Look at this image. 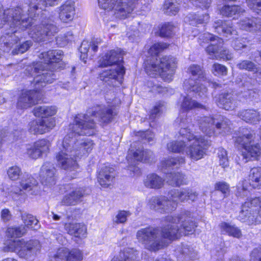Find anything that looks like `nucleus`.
<instances>
[{"mask_svg":"<svg viewBox=\"0 0 261 261\" xmlns=\"http://www.w3.org/2000/svg\"><path fill=\"white\" fill-rule=\"evenodd\" d=\"M95 123L93 119L86 114H78L73 123L69 125L71 132L68 133L63 141V147L66 150L71 146L76 152L77 156H82L90 152L93 149V143L87 138H81V135L92 136L95 133Z\"/></svg>","mask_w":261,"mask_h":261,"instance_id":"nucleus-1","label":"nucleus"},{"mask_svg":"<svg viewBox=\"0 0 261 261\" xmlns=\"http://www.w3.org/2000/svg\"><path fill=\"white\" fill-rule=\"evenodd\" d=\"M23 12L20 8L0 10V28L10 30L0 37V48L4 51L8 52L19 40L15 33L25 30L32 24L31 19Z\"/></svg>","mask_w":261,"mask_h":261,"instance_id":"nucleus-2","label":"nucleus"},{"mask_svg":"<svg viewBox=\"0 0 261 261\" xmlns=\"http://www.w3.org/2000/svg\"><path fill=\"white\" fill-rule=\"evenodd\" d=\"M198 195L196 191L189 188L174 189L169 192V198L165 196L152 197L149 201V205L151 209L161 213H169L174 210L179 203L188 200L194 201Z\"/></svg>","mask_w":261,"mask_h":261,"instance_id":"nucleus-3","label":"nucleus"},{"mask_svg":"<svg viewBox=\"0 0 261 261\" xmlns=\"http://www.w3.org/2000/svg\"><path fill=\"white\" fill-rule=\"evenodd\" d=\"M165 220L169 224L163 227L162 233L165 238L170 240L193 233L197 227L192 214L189 211H183L177 216H168Z\"/></svg>","mask_w":261,"mask_h":261,"instance_id":"nucleus-4","label":"nucleus"},{"mask_svg":"<svg viewBox=\"0 0 261 261\" xmlns=\"http://www.w3.org/2000/svg\"><path fill=\"white\" fill-rule=\"evenodd\" d=\"M181 116L180 115L176 119V122H179V125L182 127L179 130V135L190 143L187 144L186 155L191 160L197 161L202 159L205 155L211 142L204 137L195 136L188 128L184 127L186 119L181 118Z\"/></svg>","mask_w":261,"mask_h":261,"instance_id":"nucleus-5","label":"nucleus"},{"mask_svg":"<svg viewBox=\"0 0 261 261\" xmlns=\"http://www.w3.org/2000/svg\"><path fill=\"white\" fill-rule=\"evenodd\" d=\"M176 68L175 59L172 56H165L159 60H150L145 63V69L149 75L152 77L160 75L167 82L172 81Z\"/></svg>","mask_w":261,"mask_h":261,"instance_id":"nucleus-6","label":"nucleus"},{"mask_svg":"<svg viewBox=\"0 0 261 261\" xmlns=\"http://www.w3.org/2000/svg\"><path fill=\"white\" fill-rule=\"evenodd\" d=\"M40 248V242L37 240L25 242L21 239L7 241L3 250L4 252H15L20 257L28 259L34 257Z\"/></svg>","mask_w":261,"mask_h":261,"instance_id":"nucleus-7","label":"nucleus"},{"mask_svg":"<svg viewBox=\"0 0 261 261\" xmlns=\"http://www.w3.org/2000/svg\"><path fill=\"white\" fill-rule=\"evenodd\" d=\"M161 231L151 226L141 228L138 230L136 238L138 241L144 245V247L152 252H156L163 248L165 245L163 238H165Z\"/></svg>","mask_w":261,"mask_h":261,"instance_id":"nucleus-8","label":"nucleus"},{"mask_svg":"<svg viewBox=\"0 0 261 261\" xmlns=\"http://www.w3.org/2000/svg\"><path fill=\"white\" fill-rule=\"evenodd\" d=\"M138 0H98L100 8L111 12L116 18L125 19L136 7Z\"/></svg>","mask_w":261,"mask_h":261,"instance_id":"nucleus-9","label":"nucleus"},{"mask_svg":"<svg viewBox=\"0 0 261 261\" xmlns=\"http://www.w3.org/2000/svg\"><path fill=\"white\" fill-rule=\"evenodd\" d=\"M58 32V28L54 23L53 16L45 17L39 25L31 27L29 34L36 42H41L49 40Z\"/></svg>","mask_w":261,"mask_h":261,"instance_id":"nucleus-10","label":"nucleus"},{"mask_svg":"<svg viewBox=\"0 0 261 261\" xmlns=\"http://www.w3.org/2000/svg\"><path fill=\"white\" fill-rule=\"evenodd\" d=\"M259 207L261 210V196L254 198L247 199L242 206V210L239 215L240 221L248 225L261 223V214L256 212L253 207Z\"/></svg>","mask_w":261,"mask_h":261,"instance_id":"nucleus-11","label":"nucleus"},{"mask_svg":"<svg viewBox=\"0 0 261 261\" xmlns=\"http://www.w3.org/2000/svg\"><path fill=\"white\" fill-rule=\"evenodd\" d=\"M46 68H50L44 66L42 62H38L34 63L27 69L29 71L31 70L30 74L32 76H35V88L37 90L44 87L46 84L52 83L56 77L53 71L47 70Z\"/></svg>","mask_w":261,"mask_h":261,"instance_id":"nucleus-12","label":"nucleus"},{"mask_svg":"<svg viewBox=\"0 0 261 261\" xmlns=\"http://www.w3.org/2000/svg\"><path fill=\"white\" fill-rule=\"evenodd\" d=\"M254 135L251 133L245 134L242 136L238 137L235 141V143L242 146L246 151L245 155L246 159L249 160L253 158L257 160L258 157L261 154V146L259 144L250 145L251 142L254 140Z\"/></svg>","mask_w":261,"mask_h":261,"instance_id":"nucleus-13","label":"nucleus"},{"mask_svg":"<svg viewBox=\"0 0 261 261\" xmlns=\"http://www.w3.org/2000/svg\"><path fill=\"white\" fill-rule=\"evenodd\" d=\"M63 149L56 155L57 165L62 169L67 170H73L77 168L78 165L76 160L77 156L74 150L72 149L74 147L71 146V151L66 150V149L62 145Z\"/></svg>","mask_w":261,"mask_h":261,"instance_id":"nucleus-14","label":"nucleus"},{"mask_svg":"<svg viewBox=\"0 0 261 261\" xmlns=\"http://www.w3.org/2000/svg\"><path fill=\"white\" fill-rule=\"evenodd\" d=\"M199 39V44L203 46L204 40L208 43V41H211L210 44L205 48V50L209 56V58L211 59L219 60V58L221 57L219 51L222 49L223 45V40L219 37H214L210 34H204L200 36Z\"/></svg>","mask_w":261,"mask_h":261,"instance_id":"nucleus-15","label":"nucleus"},{"mask_svg":"<svg viewBox=\"0 0 261 261\" xmlns=\"http://www.w3.org/2000/svg\"><path fill=\"white\" fill-rule=\"evenodd\" d=\"M83 259V253L77 248L71 250L65 247L58 249L56 253L49 257V261H81Z\"/></svg>","mask_w":261,"mask_h":261,"instance_id":"nucleus-16","label":"nucleus"},{"mask_svg":"<svg viewBox=\"0 0 261 261\" xmlns=\"http://www.w3.org/2000/svg\"><path fill=\"white\" fill-rule=\"evenodd\" d=\"M56 125L54 118H45L31 121L29 123V131L34 134H43L49 132Z\"/></svg>","mask_w":261,"mask_h":261,"instance_id":"nucleus-17","label":"nucleus"},{"mask_svg":"<svg viewBox=\"0 0 261 261\" xmlns=\"http://www.w3.org/2000/svg\"><path fill=\"white\" fill-rule=\"evenodd\" d=\"M20 188L14 191L16 194L23 191L29 195H36L39 192L38 181L31 175L24 173L20 181Z\"/></svg>","mask_w":261,"mask_h":261,"instance_id":"nucleus-18","label":"nucleus"},{"mask_svg":"<svg viewBox=\"0 0 261 261\" xmlns=\"http://www.w3.org/2000/svg\"><path fill=\"white\" fill-rule=\"evenodd\" d=\"M40 177L44 187L50 188L56 184V169L50 162H45L42 166Z\"/></svg>","mask_w":261,"mask_h":261,"instance_id":"nucleus-19","label":"nucleus"},{"mask_svg":"<svg viewBox=\"0 0 261 261\" xmlns=\"http://www.w3.org/2000/svg\"><path fill=\"white\" fill-rule=\"evenodd\" d=\"M41 98V94L36 89L22 92L19 96L17 107L21 109H27L35 105Z\"/></svg>","mask_w":261,"mask_h":261,"instance_id":"nucleus-20","label":"nucleus"},{"mask_svg":"<svg viewBox=\"0 0 261 261\" xmlns=\"http://www.w3.org/2000/svg\"><path fill=\"white\" fill-rule=\"evenodd\" d=\"M115 175L114 168L110 165H105L98 172V181L102 187L107 188L113 184Z\"/></svg>","mask_w":261,"mask_h":261,"instance_id":"nucleus-21","label":"nucleus"},{"mask_svg":"<svg viewBox=\"0 0 261 261\" xmlns=\"http://www.w3.org/2000/svg\"><path fill=\"white\" fill-rule=\"evenodd\" d=\"M102 40L100 38L93 39L89 42L87 40H84L79 48L81 53L80 58L84 63H86L88 53L93 56L98 50V46L101 44Z\"/></svg>","mask_w":261,"mask_h":261,"instance_id":"nucleus-22","label":"nucleus"},{"mask_svg":"<svg viewBox=\"0 0 261 261\" xmlns=\"http://www.w3.org/2000/svg\"><path fill=\"white\" fill-rule=\"evenodd\" d=\"M86 194L85 188H76L66 194L63 197L61 202L65 205H75L81 202Z\"/></svg>","mask_w":261,"mask_h":261,"instance_id":"nucleus-23","label":"nucleus"},{"mask_svg":"<svg viewBox=\"0 0 261 261\" xmlns=\"http://www.w3.org/2000/svg\"><path fill=\"white\" fill-rule=\"evenodd\" d=\"M218 107L226 110H233L237 107L235 95L231 92H223L216 97Z\"/></svg>","mask_w":261,"mask_h":261,"instance_id":"nucleus-24","label":"nucleus"},{"mask_svg":"<svg viewBox=\"0 0 261 261\" xmlns=\"http://www.w3.org/2000/svg\"><path fill=\"white\" fill-rule=\"evenodd\" d=\"M74 2L67 1L59 8V18L63 22H68L73 20L75 15Z\"/></svg>","mask_w":261,"mask_h":261,"instance_id":"nucleus-25","label":"nucleus"},{"mask_svg":"<svg viewBox=\"0 0 261 261\" xmlns=\"http://www.w3.org/2000/svg\"><path fill=\"white\" fill-rule=\"evenodd\" d=\"M117 113L116 109L113 107H103L99 108L98 110L92 111L91 116H95L101 122L108 123L113 120Z\"/></svg>","mask_w":261,"mask_h":261,"instance_id":"nucleus-26","label":"nucleus"},{"mask_svg":"<svg viewBox=\"0 0 261 261\" xmlns=\"http://www.w3.org/2000/svg\"><path fill=\"white\" fill-rule=\"evenodd\" d=\"M49 145L50 143L48 140H39L35 142L32 147L27 149V153L31 158L37 159L43 153L48 151Z\"/></svg>","mask_w":261,"mask_h":261,"instance_id":"nucleus-27","label":"nucleus"},{"mask_svg":"<svg viewBox=\"0 0 261 261\" xmlns=\"http://www.w3.org/2000/svg\"><path fill=\"white\" fill-rule=\"evenodd\" d=\"M184 88L188 91L194 92L198 95L203 98L207 97V90L205 85L200 84L193 79L186 80L184 83Z\"/></svg>","mask_w":261,"mask_h":261,"instance_id":"nucleus-28","label":"nucleus"},{"mask_svg":"<svg viewBox=\"0 0 261 261\" xmlns=\"http://www.w3.org/2000/svg\"><path fill=\"white\" fill-rule=\"evenodd\" d=\"M47 0H33L30 3L28 11V14L24 13L25 10L24 8L18 7L17 8H20L23 10V14L27 15L31 20L32 24H33V17H36V15H38L39 13L43 10H45V8L49 6Z\"/></svg>","mask_w":261,"mask_h":261,"instance_id":"nucleus-29","label":"nucleus"},{"mask_svg":"<svg viewBox=\"0 0 261 261\" xmlns=\"http://www.w3.org/2000/svg\"><path fill=\"white\" fill-rule=\"evenodd\" d=\"M63 53L61 50H51L43 52L39 55V59L43 60L44 66L50 68L54 63H57L62 60Z\"/></svg>","mask_w":261,"mask_h":261,"instance_id":"nucleus-30","label":"nucleus"},{"mask_svg":"<svg viewBox=\"0 0 261 261\" xmlns=\"http://www.w3.org/2000/svg\"><path fill=\"white\" fill-rule=\"evenodd\" d=\"M125 73L124 67L116 65L115 68L103 71L100 74V79L105 82H108L111 80H117L120 82Z\"/></svg>","mask_w":261,"mask_h":261,"instance_id":"nucleus-31","label":"nucleus"},{"mask_svg":"<svg viewBox=\"0 0 261 261\" xmlns=\"http://www.w3.org/2000/svg\"><path fill=\"white\" fill-rule=\"evenodd\" d=\"M213 27L216 32L220 34H223L227 37L230 35H236L237 34V31L233 28L230 21L218 20L214 22Z\"/></svg>","mask_w":261,"mask_h":261,"instance_id":"nucleus-32","label":"nucleus"},{"mask_svg":"<svg viewBox=\"0 0 261 261\" xmlns=\"http://www.w3.org/2000/svg\"><path fill=\"white\" fill-rule=\"evenodd\" d=\"M239 27L241 30L247 31H261V18L246 17L240 21Z\"/></svg>","mask_w":261,"mask_h":261,"instance_id":"nucleus-33","label":"nucleus"},{"mask_svg":"<svg viewBox=\"0 0 261 261\" xmlns=\"http://www.w3.org/2000/svg\"><path fill=\"white\" fill-rule=\"evenodd\" d=\"M122 60V54L120 48L111 50L102 58L101 66H108L113 65H120L118 63Z\"/></svg>","mask_w":261,"mask_h":261,"instance_id":"nucleus-34","label":"nucleus"},{"mask_svg":"<svg viewBox=\"0 0 261 261\" xmlns=\"http://www.w3.org/2000/svg\"><path fill=\"white\" fill-rule=\"evenodd\" d=\"M239 117L246 122L256 124L261 120L260 114L254 109L243 110L238 113Z\"/></svg>","mask_w":261,"mask_h":261,"instance_id":"nucleus-35","label":"nucleus"},{"mask_svg":"<svg viewBox=\"0 0 261 261\" xmlns=\"http://www.w3.org/2000/svg\"><path fill=\"white\" fill-rule=\"evenodd\" d=\"M215 118L211 117H203L198 120V124L201 130L207 136L215 134Z\"/></svg>","mask_w":261,"mask_h":261,"instance_id":"nucleus-36","label":"nucleus"},{"mask_svg":"<svg viewBox=\"0 0 261 261\" xmlns=\"http://www.w3.org/2000/svg\"><path fill=\"white\" fill-rule=\"evenodd\" d=\"M65 229L68 233L75 237L84 238L86 234V227L82 223H66Z\"/></svg>","mask_w":261,"mask_h":261,"instance_id":"nucleus-37","label":"nucleus"},{"mask_svg":"<svg viewBox=\"0 0 261 261\" xmlns=\"http://www.w3.org/2000/svg\"><path fill=\"white\" fill-rule=\"evenodd\" d=\"M143 182L147 188L159 189L163 187L164 179L155 173H150L147 175Z\"/></svg>","mask_w":261,"mask_h":261,"instance_id":"nucleus-38","label":"nucleus"},{"mask_svg":"<svg viewBox=\"0 0 261 261\" xmlns=\"http://www.w3.org/2000/svg\"><path fill=\"white\" fill-rule=\"evenodd\" d=\"M57 112V109L52 106H38L34 108L33 113L36 117L42 118H48L54 115Z\"/></svg>","mask_w":261,"mask_h":261,"instance_id":"nucleus-39","label":"nucleus"},{"mask_svg":"<svg viewBox=\"0 0 261 261\" xmlns=\"http://www.w3.org/2000/svg\"><path fill=\"white\" fill-rule=\"evenodd\" d=\"M219 227L221 232L223 234H227L229 236L238 239L240 238L242 236L240 229L235 225H231L228 223L222 222L219 224Z\"/></svg>","mask_w":261,"mask_h":261,"instance_id":"nucleus-40","label":"nucleus"},{"mask_svg":"<svg viewBox=\"0 0 261 261\" xmlns=\"http://www.w3.org/2000/svg\"><path fill=\"white\" fill-rule=\"evenodd\" d=\"M230 121L227 118L219 116L218 118H215V133L225 134L229 132L230 129Z\"/></svg>","mask_w":261,"mask_h":261,"instance_id":"nucleus-41","label":"nucleus"},{"mask_svg":"<svg viewBox=\"0 0 261 261\" xmlns=\"http://www.w3.org/2000/svg\"><path fill=\"white\" fill-rule=\"evenodd\" d=\"M220 14L226 17L241 15L245 12L244 9L239 6L225 5L220 10Z\"/></svg>","mask_w":261,"mask_h":261,"instance_id":"nucleus-42","label":"nucleus"},{"mask_svg":"<svg viewBox=\"0 0 261 261\" xmlns=\"http://www.w3.org/2000/svg\"><path fill=\"white\" fill-rule=\"evenodd\" d=\"M168 183L175 187L187 184L185 176L180 172L170 173L167 176Z\"/></svg>","mask_w":261,"mask_h":261,"instance_id":"nucleus-43","label":"nucleus"},{"mask_svg":"<svg viewBox=\"0 0 261 261\" xmlns=\"http://www.w3.org/2000/svg\"><path fill=\"white\" fill-rule=\"evenodd\" d=\"M134 157L137 160L143 162H152L154 158L153 152L149 150L137 149L134 153Z\"/></svg>","mask_w":261,"mask_h":261,"instance_id":"nucleus-44","label":"nucleus"},{"mask_svg":"<svg viewBox=\"0 0 261 261\" xmlns=\"http://www.w3.org/2000/svg\"><path fill=\"white\" fill-rule=\"evenodd\" d=\"M185 163V159L184 157L169 158L162 161V166L163 168L165 169L178 168Z\"/></svg>","mask_w":261,"mask_h":261,"instance_id":"nucleus-45","label":"nucleus"},{"mask_svg":"<svg viewBox=\"0 0 261 261\" xmlns=\"http://www.w3.org/2000/svg\"><path fill=\"white\" fill-rule=\"evenodd\" d=\"M195 108L205 109V107L189 97H184L180 105L181 110L187 112Z\"/></svg>","mask_w":261,"mask_h":261,"instance_id":"nucleus-46","label":"nucleus"},{"mask_svg":"<svg viewBox=\"0 0 261 261\" xmlns=\"http://www.w3.org/2000/svg\"><path fill=\"white\" fill-rule=\"evenodd\" d=\"M138 252L133 249H126L119 253L116 258L118 261H138Z\"/></svg>","mask_w":261,"mask_h":261,"instance_id":"nucleus-47","label":"nucleus"},{"mask_svg":"<svg viewBox=\"0 0 261 261\" xmlns=\"http://www.w3.org/2000/svg\"><path fill=\"white\" fill-rule=\"evenodd\" d=\"M179 4L175 0H166L163 11L168 15H175L179 11Z\"/></svg>","mask_w":261,"mask_h":261,"instance_id":"nucleus-48","label":"nucleus"},{"mask_svg":"<svg viewBox=\"0 0 261 261\" xmlns=\"http://www.w3.org/2000/svg\"><path fill=\"white\" fill-rule=\"evenodd\" d=\"M249 178L255 188H261V168H252L249 173Z\"/></svg>","mask_w":261,"mask_h":261,"instance_id":"nucleus-49","label":"nucleus"},{"mask_svg":"<svg viewBox=\"0 0 261 261\" xmlns=\"http://www.w3.org/2000/svg\"><path fill=\"white\" fill-rule=\"evenodd\" d=\"M27 229L25 226H12L9 227L7 230V235L11 238H20L27 233Z\"/></svg>","mask_w":261,"mask_h":261,"instance_id":"nucleus-50","label":"nucleus"},{"mask_svg":"<svg viewBox=\"0 0 261 261\" xmlns=\"http://www.w3.org/2000/svg\"><path fill=\"white\" fill-rule=\"evenodd\" d=\"M22 220L25 225V228L37 229L39 227L38 220L33 215L27 213L21 215Z\"/></svg>","mask_w":261,"mask_h":261,"instance_id":"nucleus-51","label":"nucleus"},{"mask_svg":"<svg viewBox=\"0 0 261 261\" xmlns=\"http://www.w3.org/2000/svg\"><path fill=\"white\" fill-rule=\"evenodd\" d=\"M187 144L185 142V140L181 141H174L169 142L167 144L168 150L173 152H181L184 150L185 151Z\"/></svg>","mask_w":261,"mask_h":261,"instance_id":"nucleus-52","label":"nucleus"},{"mask_svg":"<svg viewBox=\"0 0 261 261\" xmlns=\"http://www.w3.org/2000/svg\"><path fill=\"white\" fill-rule=\"evenodd\" d=\"M237 66L240 70H246L255 73H257L259 68L252 61L247 60L242 61Z\"/></svg>","mask_w":261,"mask_h":261,"instance_id":"nucleus-53","label":"nucleus"},{"mask_svg":"<svg viewBox=\"0 0 261 261\" xmlns=\"http://www.w3.org/2000/svg\"><path fill=\"white\" fill-rule=\"evenodd\" d=\"M179 251L182 254L185 260L192 259L196 256V253L193 248L186 244H182L181 247L179 248Z\"/></svg>","mask_w":261,"mask_h":261,"instance_id":"nucleus-54","label":"nucleus"},{"mask_svg":"<svg viewBox=\"0 0 261 261\" xmlns=\"http://www.w3.org/2000/svg\"><path fill=\"white\" fill-rule=\"evenodd\" d=\"M248 184L246 180H242L240 182L237 186L236 196L238 198H243L247 197L249 195V191L248 190Z\"/></svg>","mask_w":261,"mask_h":261,"instance_id":"nucleus-55","label":"nucleus"},{"mask_svg":"<svg viewBox=\"0 0 261 261\" xmlns=\"http://www.w3.org/2000/svg\"><path fill=\"white\" fill-rule=\"evenodd\" d=\"M189 71L193 76H197L199 81L205 82V74L200 66L193 65L189 68Z\"/></svg>","mask_w":261,"mask_h":261,"instance_id":"nucleus-56","label":"nucleus"},{"mask_svg":"<svg viewBox=\"0 0 261 261\" xmlns=\"http://www.w3.org/2000/svg\"><path fill=\"white\" fill-rule=\"evenodd\" d=\"M174 29L175 27L172 23H165L162 25L160 30V35L163 37H169L173 34Z\"/></svg>","mask_w":261,"mask_h":261,"instance_id":"nucleus-57","label":"nucleus"},{"mask_svg":"<svg viewBox=\"0 0 261 261\" xmlns=\"http://www.w3.org/2000/svg\"><path fill=\"white\" fill-rule=\"evenodd\" d=\"M22 174L21 169L17 166L9 167L7 170L8 176L12 180L18 179Z\"/></svg>","mask_w":261,"mask_h":261,"instance_id":"nucleus-58","label":"nucleus"},{"mask_svg":"<svg viewBox=\"0 0 261 261\" xmlns=\"http://www.w3.org/2000/svg\"><path fill=\"white\" fill-rule=\"evenodd\" d=\"M250 44V41L247 38H240L232 42V46L235 50H239L247 47Z\"/></svg>","mask_w":261,"mask_h":261,"instance_id":"nucleus-59","label":"nucleus"},{"mask_svg":"<svg viewBox=\"0 0 261 261\" xmlns=\"http://www.w3.org/2000/svg\"><path fill=\"white\" fill-rule=\"evenodd\" d=\"M218 157L220 165L225 168L229 166V161L227 151L223 148H219L218 152Z\"/></svg>","mask_w":261,"mask_h":261,"instance_id":"nucleus-60","label":"nucleus"},{"mask_svg":"<svg viewBox=\"0 0 261 261\" xmlns=\"http://www.w3.org/2000/svg\"><path fill=\"white\" fill-rule=\"evenodd\" d=\"M130 215L131 213L129 211H119L113 219V222L116 224L124 223Z\"/></svg>","mask_w":261,"mask_h":261,"instance_id":"nucleus-61","label":"nucleus"},{"mask_svg":"<svg viewBox=\"0 0 261 261\" xmlns=\"http://www.w3.org/2000/svg\"><path fill=\"white\" fill-rule=\"evenodd\" d=\"M246 2L250 9L261 15V0H246Z\"/></svg>","mask_w":261,"mask_h":261,"instance_id":"nucleus-62","label":"nucleus"},{"mask_svg":"<svg viewBox=\"0 0 261 261\" xmlns=\"http://www.w3.org/2000/svg\"><path fill=\"white\" fill-rule=\"evenodd\" d=\"M167 44L164 43H155L150 48L149 53L151 56H155L164 49L167 48Z\"/></svg>","mask_w":261,"mask_h":261,"instance_id":"nucleus-63","label":"nucleus"},{"mask_svg":"<svg viewBox=\"0 0 261 261\" xmlns=\"http://www.w3.org/2000/svg\"><path fill=\"white\" fill-rule=\"evenodd\" d=\"M212 72L215 75H225L227 73V69L222 64L215 63L212 67Z\"/></svg>","mask_w":261,"mask_h":261,"instance_id":"nucleus-64","label":"nucleus"}]
</instances>
